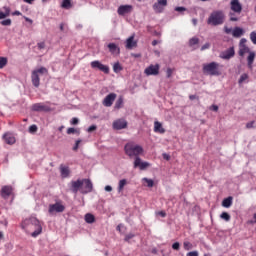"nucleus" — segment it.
Returning <instances> with one entry per match:
<instances>
[{
  "label": "nucleus",
  "instance_id": "f257e3e1",
  "mask_svg": "<svg viewBox=\"0 0 256 256\" xmlns=\"http://www.w3.org/2000/svg\"><path fill=\"white\" fill-rule=\"evenodd\" d=\"M124 153L125 155H127V157H130V159H133L134 157V169H140V171H145V169L151 167V164H149V162H144L143 160H141V155L145 153L143 146L136 144L135 142H128L124 146Z\"/></svg>",
  "mask_w": 256,
  "mask_h": 256
},
{
  "label": "nucleus",
  "instance_id": "f03ea898",
  "mask_svg": "<svg viewBox=\"0 0 256 256\" xmlns=\"http://www.w3.org/2000/svg\"><path fill=\"white\" fill-rule=\"evenodd\" d=\"M70 190L75 194L80 192L82 195H87L93 191V182L87 178L71 181Z\"/></svg>",
  "mask_w": 256,
  "mask_h": 256
},
{
  "label": "nucleus",
  "instance_id": "7ed1b4c3",
  "mask_svg": "<svg viewBox=\"0 0 256 256\" xmlns=\"http://www.w3.org/2000/svg\"><path fill=\"white\" fill-rule=\"evenodd\" d=\"M22 229H25V231H27V233H31V237H39V235H41V233H43V227L41 226V222L35 218V217H31L28 219H25L22 222Z\"/></svg>",
  "mask_w": 256,
  "mask_h": 256
},
{
  "label": "nucleus",
  "instance_id": "20e7f679",
  "mask_svg": "<svg viewBox=\"0 0 256 256\" xmlns=\"http://www.w3.org/2000/svg\"><path fill=\"white\" fill-rule=\"evenodd\" d=\"M207 23L214 27H217V25H223V23H225V13L223 10L213 11L208 17Z\"/></svg>",
  "mask_w": 256,
  "mask_h": 256
},
{
  "label": "nucleus",
  "instance_id": "39448f33",
  "mask_svg": "<svg viewBox=\"0 0 256 256\" xmlns=\"http://www.w3.org/2000/svg\"><path fill=\"white\" fill-rule=\"evenodd\" d=\"M221 65L217 62H210L203 64L202 71L204 75H211L212 77H219L221 75V70L219 69Z\"/></svg>",
  "mask_w": 256,
  "mask_h": 256
},
{
  "label": "nucleus",
  "instance_id": "423d86ee",
  "mask_svg": "<svg viewBox=\"0 0 256 256\" xmlns=\"http://www.w3.org/2000/svg\"><path fill=\"white\" fill-rule=\"evenodd\" d=\"M47 73H49V70H47V68L45 67H40L33 70L31 74L32 85H34L35 87H39L41 85V79L39 78V76L47 75Z\"/></svg>",
  "mask_w": 256,
  "mask_h": 256
},
{
  "label": "nucleus",
  "instance_id": "0eeeda50",
  "mask_svg": "<svg viewBox=\"0 0 256 256\" xmlns=\"http://www.w3.org/2000/svg\"><path fill=\"white\" fill-rule=\"evenodd\" d=\"M168 0H157L156 3L153 4L152 9L155 13L161 14L165 11V7H167Z\"/></svg>",
  "mask_w": 256,
  "mask_h": 256
},
{
  "label": "nucleus",
  "instance_id": "6e6552de",
  "mask_svg": "<svg viewBox=\"0 0 256 256\" xmlns=\"http://www.w3.org/2000/svg\"><path fill=\"white\" fill-rule=\"evenodd\" d=\"M90 65L92 69H98V71H102V73L109 75V66L100 63L99 60L92 61Z\"/></svg>",
  "mask_w": 256,
  "mask_h": 256
},
{
  "label": "nucleus",
  "instance_id": "1a4fd4ad",
  "mask_svg": "<svg viewBox=\"0 0 256 256\" xmlns=\"http://www.w3.org/2000/svg\"><path fill=\"white\" fill-rule=\"evenodd\" d=\"M63 211H65V206L61 204V202L49 205L48 213H50V215H53L54 213H63Z\"/></svg>",
  "mask_w": 256,
  "mask_h": 256
},
{
  "label": "nucleus",
  "instance_id": "9d476101",
  "mask_svg": "<svg viewBox=\"0 0 256 256\" xmlns=\"http://www.w3.org/2000/svg\"><path fill=\"white\" fill-rule=\"evenodd\" d=\"M230 9L233 13H236V15H241V12L243 11V5H241L239 0H231Z\"/></svg>",
  "mask_w": 256,
  "mask_h": 256
},
{
  "label": "nucleus",
  "instance_id": "9b49d317",
  "mask_svg": "<svg viewBox=\"0 0 256 256\" xmlns=\"http://www.w3.org/2000/svg\"><path fill=\"white\" fill-rule=\"evenodd\" d=\"M159 69H161V66L159 64L153 65L151 64L150 66H148L145 70L144 73L147 76H151V75H159Z\"/></svg>",
  "mask_w": 256,
  "mask_h": 256
},
{
  "label": "nucleus",
  "instance_id": "f8f14e48",
  "mask_svg": "<svg viewBox=\"0 0 256 256\" xmlns=\"http://www.w3.org/2000/svg\"><path fill=\"white\" fill-rule=\"evenodd\" d=\"M33 111H42L44 113H49L51 111V106L45 103H36L32 106Z\"/></svg>",
  "mask_w": 256,
  "mask_h": 256
},
{
  "label": "nucleus",
  "instance_id": "ddd939ff",
  "mask_svg": "<svg viewBox=\"0 0 256 256\" xmlns=\"http://www.w3.org/2000/svg\"><path fill=\"white\" fill-rule=\"evenodd\" d=\"M133 12V6L131 5H121L120 7H118L117 13L118 15H120L121 17L125 16V15H129V13Z\"/></svg>",
  "mask_w": 256,
  "mask_h": 256
},
{
  "label": "nucleus",
  "instance_id": "4468645a",
  "mask_svg": "<svg viewBox=\"0 0 256 256\" xmlns=\"http://www.w3.org/2000/svg\"><path fill=\"white\" fill-rule=\"evenodd\" d=\"M115 99H117V94H115V93L108 94L103 100L104 107H111V105H113Z\"/></svg>",
  "mask_w": 256,
  "mask_h": 256
},
{
  "label": "nucleus",
  "instance_id": "2eb2a0df",
  "mask_svg": "<svg viewBox=\"0 0 256 256\" xmlns=\"http://www.w3.org/2000/svg\"><path fill=\"white\" fill-rule=\"evenodd\" d=\"M113 129L121 131V129H127V121L125 119H118L113 122Z\"/></svg>",
  "mask_w": 256,
  "mask_h": 256
},
{
  "label": "nucleus",
  "instance_id": "dca6fc26",
  "mask_svg": "<svg viewBox=\"0 0 256 256\" xmlns=\"http://www.w3.org/2000/svg\"><path fill=\"white\" fill-rule=\"evenodd\" d=\"M231 57H235V48L230 47L227 50L220 53L221 59H231Z\"/></svg>",
  "mask_w": 256,
  "mask_h": 256
},
{
  "label": "nucleus",
  "instance_id": "f3484780",
  "mask_svg": "<svg viewBox=\"0 0 256 256\" xmlns=\"http://www.w3.org/2000/svg\"><path fill=\"white\" fill-rule=\"evenodd\" d=\"M11 193H13V187L11 186L2 187L1 197H3V199H8L11 196Z\"/></svg>",
  "mask_w": 256,
  "mask_h": 256
},
{
  "label": "nucleus",
  "instance_id": "a211bd4d",
  "mask_svg": "<svg viewBox=\"0 0 256 256\" xmlns=\"http://www.w3.org/2000/svg\"><path fill=\"white\" fill-rule=\"evenodd\" d=\"M3 139L5 141V143H7V145H14L15 143V136H13V134L7 132L3 135Z\"/></svg>",
  "mask_w": 256,
  "mask_h": 256
},
{
  "label": "nucleus",
  "instance_id": "6ab92c4d",
  "mask_svg": "<svg viewBox=\"0 0 256 256\" xmlns=\"http://www.w3.org/2000/svg\"><path fill=\"white\" fill-rule=\"evenodd\" d=\"M108 49L112 55H119L121 53V49L115 43L108 44Z\"/></svg>",
  "mask_w": 256,
  "mask_h": 256
},
{
  "label": "nucleus",
  "instance_id": "aec40b11",
  "mask_svg": "<svg viewBox=\"0 0 256 256\" xmlns=\"http://www.w3.org/2000/svg\"><path fill=\"white\" fill-rule=\"evenodd\" d=\"M133 47H137V42L135 41V36H130L126 40V49H133Z\"/></svg>",
  "mask_w": 256,
  "mask_h": 256
},
{
  "label": "nucleus",
  "instance_id": "412c9836",
  "mask_svg": "<svg viewBox=\"0 0 256 256\" xmlns=\"http://www.w3.org/2000/svg\"><path fill=\"white\" fill-rule=\"evenodd\" d=\"M60 173H61V177H63V179H67V177H69V175L71 174V170H69L68 166H60Z\"/></svg>",
  "mask_w": 256,
  "mask_h": 256
},
{
  "label": "nucleus",
  "instance_id": "4be33fe9",
  "mask_svg": "<svg viewBox=\"0 0 256 256\" xmlns=\"http://www.w3.org/2000/svg\"><path fill=\"white\" fill-rule=\"evenodd\" d=\"M154 132L160 133V134L165 133V128H163V124H161V122L159 121L154 122Z\"/></svg>",
  "mask_w": 256,
  "mask_h": 256
},
{
  "label": "nucleus",
  "instance_id": "5701e85b",
  "mask_svg": "<svg viewBox=\"0 0 256 256\" xmlns=\"http://www.w3.org/2000/svg\"><path fill=\"white\" fill-rule=\"evenodd\" d=\"M255 61V52H249V55L247 57V63H248V68L250 70L253 69V63Z\"/></svg>",
  "mask_w": 256,
  "mask_h": 256
},
{
  "label": "nucleus",
  "instance_id": "b1692460",
  "mask_svg": "<svg viewBox=\"0 0 256 256\" xmlns=\"http://www.w3.org/2000/svg\"><path fill=\"white\" fill-rule=\"evenodd\" d=\"M3 11H0V19H5L6 17H9L11 15V8L4 6Z\"/></svg>",
  "mask_w": 256,
  "mask_h": 256
},
{
  "label": "nucleus",
  "instance_id": "393cba45",
  "mask_svg": "<svg viewBox=\"0 0 256 256\" xmlns=\"http://www.w3.org/2000/svg\"><path fill=\"white\" fill-rule=\"evenodd\" d=\"M231 205H233V197L232 196H229L222 201V207H225L226 209H229V207H231Z\"/></svg>",
  "mask_w": 256,
  "mask_h": 256
},
{
  "label": "nucleus",
  "instance_id": "a878e982",
  "mask_svg": "<svg viewBox=\"0 0 256 256\" xmlns=\"http://www.w3.org/2000/svg\"><path fill=\"white\" fill-rule=\"evenodd\" d=\"M245 31L241 27H235L232 31L233 37H241Z\"/></svg>",
  "mask_w": 256,
  "mask_h": 256
},
{
  "label": "nucleus",
  "instance_id": "bb28decb",
  "mask_svg": "<svg viewBox=\"0 0 256 256\" xmlns=\"http://www.w3.org/2000/svg\"><path fill=\"white\" fill-rule=\"evenodd\" d=\"M125 185H127V179H122L118 183V193H123V189H125Z\"/></svg>",
  "mask_w": 256,
  "mask_h": 256
},
{
  "label": "nucleus",
  "instance_id": "cd10ccee",
  "mask_svg": "<svg viewBox=\"0 0 256 256\" xmlns=\"http://www.w3.org/2000/svg\"><path fill=\"white\" fill-rule=\"evenodd\" d=\"M85 221H86V223H89V224H91V223H93L94 221H95V215H93V214H91V213H87L86 215H85Z\"/></svg>",
  "mask_w": 256,
  "mask_h": 256
},
{
  "label": "nucleus",
  "instance_id": "c85d7f7f",
  "mask_svg": "<svg viewBox=\"0 0 256 256\" xmlns=\"http://www.w3.org/2000/svg\"><path fill=\"white\" fill-rule=\"evenodd\" d=\"M62 9H71L73 4H71V0H63L61 4Z\"/></svg>",
  "mask_w": 256,
  "mask_h": 256
},
{
  "label": "nucleus",
  "instance_id": "c756f323",
  "mask_svg": "<svg viewBox=\"0 0 256 256\" xmlns=\"http://www.w3.org/2000/svg\"><path fill=\"white\" fill-rule=\"evenodd\" d=\"M245 53H249V47H247V46H240L238 55H240V57H244Z\"/></svg>",
  "mask_w": 256,
  "mask_h": 256
},
{
  "label": "nucleus",
  "instance_id": "7c9ffc66",
  "mask_svg": "<svg viewBox=\"0 0 256 256\" xmlns=\"http://www.w3.org/2000/svg\"><path fill=\"white\" fill-rule=\"evenodd\" d=\"M115 109H121L123 107V96H120L115 102Z\"/></svg>",
  "mask_w": 256,
  "mask_h": 256
},
{
  "label": "nucleus",
  "instance_id": "2f4dec72",
  "mask_svg": "<svg viewBox=\"0 0 256 256\" xmlns=\"http://www.w3.org/2000/svg\"><path fill=\"white\" fill-rule=\"evenodd\" d=\"M183 247L185 251H191V249H193V244L189 241H184Z\"/></svg>",
  "mask_w": 256,
  "mask_h": 256
},
{
  "label": "nucleus",
  "instance_id": "473e14b6",
  "mask_svg": "<svg viewBox=\"0 0 256 256\" xmlns=\"http://www.w3.org/2000/svg\"><path fill=\"white\" fill-rule=\"evenodd\" d=\"M220 218L223 219V221H231V215H229V213L227 212H222L221 215H220Z\"/></svg>",
  "mask_w": 256,
  "mask_h": 256
},
{
  "label": "nucleus",
  "instance_id": "72a5a7b5",
  "mask_svg": "<svg viewBox=\"0 0 256 256\" xmlns=\"http://www.w3.org/2000/svg\"><path fill=\"white\" fill-rule=\"evenodd\" d=\"M113 71L114 73H119L120 71H123V67H121V64H119V62H116L113 65Z\"/></svg>",
  "mask_w": 256,
  "mask_h": 256
},
{
  "label": "nucleus",
  "instance_id": "f704fd0d",
  "mask_svg": "<svg viewBox=\"0 0 256 256\" xmlns=\"http://www.w3.org/2000/svg\"><path fill=\"white\" fill-rule=\"evenodd\" d=\"M247 79H249V75L244 73L240 76V79L238 80V83L241 85L242 83H245V81H247Z\"/></svg>",
  "mask_w": 256,
  "mask_h": 256
},
{
  "label": "nucleus",
  "instance_id": "c9c22d12",
  "mask_svg": "<svg viewBox=\"0 0 256 256\" xmlns=\"http://www.w3.org/2000/svg\"><path fill=\"white\" fill-rule=\"evenodd\" d=\"M189 45L190 47H193V45H199V38L197 37L191 38L189 41Z\"/></svg>",
  "mask_w": 256,
  "mask_h": 256
},
{
  "label": "nucleus",
  "instance_id": "e433bc0d",
  "mask_svg": "<svg viewBox=\"0 0 256 256\" xmlns=\"http://www.w3.org/2000/svg\"><path fill=\"white\" fill-rule=\"evenodd\" d=\"M174 72H175V69L167 68V70H166V77H167V79H171V77L173 76Z\"/></svg>",
  "mask_w": 256,
  "mask_h": 256
},
{
  "label": "nucleus",
  "instance_id": "4c0bfd02",
  "mask_svg": "<svg viewBox=\"0 0 256 256\" xmlns=\"http://www.w3.org/2000/svg\"><path fill=\"white\" fill-rule=\"evenodd\" d=\"M143 181H145V183L147 184V187H153V185H155V182H153V180L151 179L143 178Z\"/></svg>",
  "mask_w": 256,
  "mask_h": 256
},
{
  "label": "nucleus",
  "instance_id": "58836bf2",
  "mask_svg": "<svg viewBox=\"0 0 256 256\" xmlns=\"http://www.w3.org/2000/svg\"><path fill=\"white\" fill-rule=\"evenodd\" d=\"M235 12H230L229 13V17H230V21L235 22V21H239V18L235 16Z\"/></svg>",
  "mask_w": 256,
  "mask_h": 256
},
{
  "label": "nucleus",
  "instance_id": "ea45409f",
  "mask_svg": "<svg viewBox=\"0 0 256 256\" xmlns=\"http://www.w3.org/2000/svg\"><path fill=\"white\" fill-rule=\"evenodd\" d=\"M7 65V58L0 57V69H3Z\"/></svg>",
  "mask_w": 256,
  "mask_h": 256
},
{
  "label": "nucleus",
  "instance_id": "a19ab883",
  "mask_svg": "<svg viewBox=\"0 0 256 256\" xmlns=\"http://www.w3.org/2000/svg\"><path fill=\"white\" fill-rule=\"evenodd\" d=\"M250 40L252 41V43L254 45H256V32L255 31L250 33Z\"/></svg>",
  "mask_w": 256,
  "mask_h": 256
},
{
  "label": "nucleus",
  "instance_id": "79ce46f5",
  "mask_svg": "<svg viewBox=\"0 0 256 256\" xmlns=\"http://www.w3.org/2000/svg\"><path fill=\"white\" fill-rule=\"evenodd\" d=\"M1 25H3L4 27H9V26H11V19L3 20V21L1 22Z\"/></svg>",
  "mask_w": 256,
  "mask_h": 256
},
{
  "label": "nucleus",
  "instance_id": "37998d69",
  "mask_svg": "<svg viewBox=\"0 0 256 256\" xmlns=\"http://www.w3.org/2000/svg\"><path fill=\"white\" fill-rule=\"evenodd\" d=\"M73 133H79V131L75 128H68L67 135H73Z\"/></svg>",
  "mask_w": 256,
  "mask_h": 256
},
{
  "label": "nucleus",
  "instance_id": "c03bdc74",
  "mask_svg": "<svg viewBox=\"0 0 256 256\" xmlns=\"http://www.w3.org/2000/svg\"><path fill=\"white\" fill-rule=\"evenodd\" d=\"M172 249H174V251H179V249H181V244H179V242H175L172 244Z\"/></svg>",
  "mask_w": 256,
  "mask_h": 256
},
{
  "label": "nucleus",
  "instance_id": "a18cd8bd",
  "mask_svg": "<svg viewBox=\"0 0 256 256\" xmlns=\"http://www.w3.org/2000/svg\"><path fill=\"white\" fill-rule=\"evenodd\" d=\"M255 128V121H250L246 124V129H254Z\"/></svg>",
  "mask_w": 256,
  "mask_h": 256
},
{
  "label": "nucleus",
  "instance_id": "49530a36",
  "mask_svg": "<svg viewBox=\"0 0 256 256\" xmlns=\"http://www.w3.org/2000/svg\"><path fill=\"white\" fill-rule=\"evenodd\" d=\"M29 133H37V125L33 124L29 127Z\"/></svg>",
  "mask_w": 256,
  "mask_h": 256
},
{
  "label": "nucleus",
  "instance_id": "de8ad7c7",
  "mask_svg": "<svg viewBox=\"0 0 256 256\" xmlns=\"http://www.w3.org/2000/svg\"><path fill=\"white\" fill-rule=\"evenodd\" d=\"M133 237H135V234L129 233L125 236L124 241H131V239H133Z\"/></svg>",
  "mask_w": 256,
  "mask_h": 256
},
{
  "label": "nucleus",
  "instance_id": "09e8293b",
  "mask_svg": "<svg viewBox=\"0 0 256 256\" xmlns=\"http://www.w3.org/2000/svg\"><path fill=\"white\" fill-rule=\"evenodd\" d=\"M93 131H97V126L96 125H91L88 129V133H93Z\"/></svg>",
  "mask_w": 256,
  "mask_h": 256
},
{
  "label": "nucleus",
  "instance_id": "8fccbe9b",
  "mask_svg": "<svg viewBox=\"0 0 256 256\" xmlns=\"http://www.w3.org/2000/svg\"><path fill=\"white\" fill-rule=\"evenodd\" d=\"M80 143H81V140H76V143H75V145L73 147V151H77L79 149Z\"/></svg>",
  "mask_w": 256,
  "mask_h": 256
},
{
  "label": "nucleus",
  "instance_id": "3c124183",
  "mask_svg": "<svg viewBox=\"0 0 256 256\" xmlns=\"http://www.w3.org/2000/svg\"><path fill=\"white\" fill-rule=\"evenodd\" d=\"M70 123H71V125H79V119L78 118H72Z\"/></svg>",
  "mask_w": 256,
  "mask_h": 256
},
{
  "label": "nucleus",
  "instance_id": "603ef678",
  "mask_svg": "<svg viewBox=\"0 0 256 256\" xmlns=\"http://www.w3.org/2000/svg\"><path fill=\"white\" fill-rule=\"evenodd\" d=\"M211 47L210 43H205L202 47H201V51H205L206 49H209Z\"/></svg>",
  "mask_w": 256,
  "mask_h": 256
},
{
  "label": "nucleus",
  "instance_id": "864d4df0",
  "mask_svg": "<svg viewBox=\"0 0 256 256\" xmlns=\"http://www.w3.org/2000/svg\"><path fill=\"white\" fill-rule=\"evenodd\" d=\"M186 256H199V252L197 251L188 252Z\"/></svg>",
  "mask_w": 256,
  "mask_h": 256
},
{
  "label": "nucleus",
  "instance_id": "5fc2aeb1",
  "mask_svg": "<svg viewBox=\"0 0 256 256\" xmlns=\"http://www.w3.org/2000/svg\"><path fill=\"white\" fill-rule=\"evenodd\" d=\"M224 31H225V33H226L227 35H229L230 33L233 32V29H231V28L225 26V27H224Z\"/></svg>",
  "mask_w": 256,
  "mask_h": 256
},
{
  "label": "nucleus",
  "instance_id": "6e6d98bb",
  "mask_svg": "<svg viewBox=\"0 0 256 256\" xmlns=\"http://www.w3.org/2000/svg\"><path fill=\"white\" fill-rule=\"evenodd\" d=\"M175 11H178V13H181L183 11H187V8H185V7H176Z\"/></svg>",
  "mask_w": 256,
  "mask_h": 256
},
{
  "label": "nucleus",
  "instance_id": "4d7b16f0",
  "mask_svg": "<svg viewBox=\"0 0 256 256\" xmlns=\"http://www.w3.org/2000/svg\"><path fill=\"white\" fill-rule=\"evenodd\" d=\"M37 47H38V49H43L44 47H45V42H39L38 44H37Z\"/></svg>",
  "mask_w": 256,
  "mask_h": 256
},
{
  "label": "nucleus",
  "instance_id": "13d9d810",
  "mask_svg": "<svg viewBox=\"0 0 256 256\" xmlns=\"http://www.w3.org/2000/svg\"><path fill=\"white\" fill-rule=\"evenodd\" d=\"M246 43H247V39L242 38V39L240 40V47L246 46V45H245Z\"/></svg>",
  "mask_w": 256,
  "mask_h": 256
},
{
  "label": "nucleus",
  "instance_id": "bf43d9fd",
  "mask_svg": "<svg viewBox=\"0 0 256 256\" xmlns=\"http://www.w3.org/2000/svg\"><path fill=\"white\" fill-rule=\"evenodd\" d=\"M210 109H211V111L217 112V111H219V106H217V105H212V106L210 107Z\"/></svg>",
  "mask_w": 256,
  "mask_h": 256
},
{
  "label": "nucleus",
  "instance_id": "052dcab7",
  "mask_svg": "<svg viewBox=\"0 0 256 256\" xmlns=\"http://www.w3.org/2000/svg\"><path fill=\"white\" fill-rule=\"evenodd\" d=\"M105 191H107L108 193H111V191H113V187H111V186H109V185H107V186H105Z\"/></svg>",
  "mask_w": 256,
  "mask_h": 256
},
{
  "label": "nucleus",
  "instance_id": "680f3d73",
  "mask_svg": "<svg viewBox=\"0 0 256 256\" xmlns=\"http://www.w3.org/2000/svg\"><path fill=\"white\" fill-rule=\"evenodd\" d=\"M158 215H160V217H167V213L165 211H159Z\"/></svg>",
  "mask_w": 256,
  "mask_h": 256
},
{
  "label": "nucleus",
  "instance_id": "e2e57ef3",
  "mask_svg": "<svg viewBox=\"0 0 256 256\" xmlns=\"http://www.w3.org/2000/svg\"><path fill=\"white\" fill-rule=\"evenodd\" d=\"M24 3H29V5H33L35 3V0H23Z\"/></svg>",
  "mask_w": 256,
  "mask_h": 256
},
{
  "label": "nucleus",
  "instance_id": "0e129e2a",
  "mask_svg": "<svg viewBox=\"0 0 256 256\" xmlns=\"http://www.w3.org/2000/svg\"><path fill=\"white\" fill-rule=\"evenodd\" d=\"M190 101H195V99H197L196 95H190L189 96Z\"/></svg>",
  "mask_w": 256,
  "mask_h": 256
},
{
  "label": "nucleus",
  "instance_id": "69168bd1",
  "mask_svg": "<svg viewBox=\"0 0 256 256\" xmlns=\"http://www.w3.org/2000/svg\"><path fill=\"white\" fill-rule=\"evenodd\" d=\"M164 159H166V161H169L171 159V157L167 154H163Z\"/></svg>",
  "mask_w": 256,
  "mask_h": 256
},
{
  "label": "nucleus",
  "instance_id": "338daca9",
  "mask_svg": "<svg viewBox=\"0 0 256 256\" xmlns=\"http://www.w3.org/2000/svg\"><path fill=\"white\" fill-rule=\"evenodd\" d=\"M25 21H27V23L33 24V20L31 18L25 17Z\"/></svg>",
  "mask_w": 256,
  "mask_h": 256
},
{
  "label": "nucleus",
  "instance_id": "774afa93",
  "mask_svg": "<svg viewBox=\"0 0 256 256\" xmlns=\"http://www.w3.org/2000/svg\"><path fill=\"white\" fill-rule=\"evenodd\" d=\"M12 15H17V16H19V15H21V12L15 11V12L12 13Z\"/></svg>",
  "mask_w": 256,
  "mask_h": 256
}]
</instances>
